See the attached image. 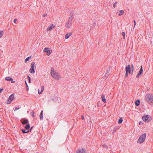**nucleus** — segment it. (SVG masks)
<instances>
[{
  "label": "nucleus",
  "mask_w": 153,
  "mask_h": 153,
  "mask_svg": "<svg viewBox=\"0 0 153 153\" xmlns=\"http://www.w3.org/2000/svg\"><path fill=\"white\" fill-rule=\"evenodd\" d=\"M146 101L151 105H153V94H148L145 96Z\"/></svg>",
  "instance_id": "obj_1"
},
{
  "label": "nucleus",
  "mask_w": 153,
  "mask_h": 153,
  "mask_svg": "<svg viewBox=\"0 0 153 153\" xmlns=\"http://www.w3.org/2000/svg\"><path fill=\"white\" fill-rule=\"evenodd\" d=\"M51 73L52 76L56 79H59L62 77L59 73L54 71L53 68L51 69Z\"/></svg>",
  "instance_id": "obj_2"
},
{
  "label": "nucleus",
  "mask_w": 153,
  "mask_h": 153,
  "mask_svg": "<svg viewBox=\"0 0 153 153\" xmlns=\"http://www.w3.org/2000/svg\"><path fill=\"white\" fill-rule=\"evenodd\" d=\"M146 136V134L144 133L141 135L139 137L137 141V143H143L144 141Z\"/></svg>",
  "instance_id": "obj_3"
},
{
  "label": "nucleus",
  "mask_w": 153,
  "mask_h": 153,
  "mask_svg": "<svg viewBox=\"0 0 153 153\" xmlns=\"http://www.w3.org/2000/svg\"><path fill=\"white\" fill-rule=\"evenodd\" d=\"M142 119L143 121L146 123H148L152 120L151 117L149 115H146L142 117Z\"/></svg>",
  "instance_id": "obj_4"
},
{
  "label": "nucleus",
  "mask_w": 153,
  "mask_h": 153,
  "mask_svg": "<svg viewBox=\"0 0 153 153\" xmlns=\"http://www.w3.org/2000/svg\"><path fill=\"white\" fill-rule=\"evenodd\" d=\"M126 73L125 74V76L126 77L128 76V73L131 74V69L130 65H128L126 67Z\"/></svg>",
  "instance_id": "obj_5"
},
{
  "label": "nucleus",
  "mask_w": 153,
  "mask_h": 153,
  "mask_svg": "<svg viewBox=\"0 0 153 153\" xmlns=\"http://www.w3.org/2000/svg\"><path fill=\"white\" fill-rule=\"evenodd\" d=\"M14 94H13L10 95L8 97L7 102V104H10L12 101L14 100Z\"/></svg>",
  "instance_id": "obj_6"
},
{
  "label": "nucleus",
  "mask_w": 153,
  "mask_h": 153,
  "mask_svg": "<svg viewBox=\"0 0 153 153\" xmlns=\"http://www.w3.org/2000/svg\"><path fill=\"white\" fill-rule=\"evenodd\" d=\"M43 51L47 53V55L49 56L51 53L52 52L51 50H50L49 48H45L43 50Z\"/></svg>",
  "instance_id": "obj_7"
},
{
  "label": "nucleus",
  "mask_w": 153,
  "mask_h": 153,
  "mask_svg": "<svg viewBox=\"0 0 153 153\" xmlns=\"http://www.w3.org/2000/svg\"><path fill=\"white\" fill-rule=\"evenodd\" d=\"M143 69L142 66V65L141 66V67L139 71L138 74H137V76H136V77L138 78L140 76H141L143 74Z\"/></svg>",
  "instance_id": "obj_8"
},
{
  "label": "nucleus",
  "mask_w": 153,
  "mask_h": 153,
  "mask_svg": "<svg viewBox=\"0 0 153 153\" xmlns=\"http://www.w3.org/2000/svg\"><path fill=\"white\" fill-rule=\"evenodd\" d=\"M76 153H86V150L84 148L79 149L76 151Z\"/></svg>",
  "instance_id": "obj_9"
},
{
  "label": "nucleus",
  "mask_w": 153,
  "mask_h": 153,
  "mask_svg": "<svg viewBox=\"0 0 153 153\" xmlns=\"http://www.w3.org/2000/svg\"><path fill=\"white\" fill-rule=\"evenodd\" d=\"M72 22H69L68 21L65 24V26L68 28H69L72 25Z\"/></svg>",
  "instance_id": "obj_10"
},
{
  "label": "nucleus",
  "mask_w": 153,
  "mask_h": 153,
  "mask_svg": "<svg viewBox=\"0 0 153 153\" xmlns=\"http://www.w3.org/2000/svg\"><path fill=\"white\" fill-rule=\"evenodd\" d=\"M5 80L7 81H11L12 83H14L15 82V81L13 80L12 78L10 76L6 77L5 78Z\"/></svg>",
  "instance_id": "obj_11"
},
{
  "label": "nucleus",
  "mask_w": 153,
  "mask_h": 153,
  "mask_svg": "<svg viewBox=\"0 0 153 153\" xmlns=\"http://www.w3.org/2000/svg\"><path fill=\"white\" fill-rule=\"evenodd\" d=\"M55 27V25L53 24H51L50 26L47 28V31L51 30L54 27Z\"/></svg>",
  "instance_id": "obj_12"
},
{
  "label": "nucleus",
  "mask_w": 153,
  "mask_h": 153,
  "mask_svg": "<svg viewBox=\"0 0 153 153\" xmlns=\"http://www.w3.org/2000/svg\"><path fill=\"white\" fill-rule=\"evenodd\" d=\"M21 122L22 124L25 125L28 122V120L27 119H24L21 120Z\"/></svg>",
  "instance_id": "obj_13"
},
{
  "label": "nucleus",
  "mask_w": 153,
  "mask_h": 153,
  "mask_svg": "<svg viewBox=\"0 0 153 153\" xmlns=\"http://www.w3.org/2000/svg\"><path fill=\"white\" fill-rule=\"evenodd\" d=\"M101 98L102 101L104 103L106 102V100L105 98V96L104 94H102L101 96Z\"/></svg>",
  "instance_id": "obj_14"
},
{
  "label": "nucleus",
  "mask_w": 153,
  "mask_h": 153,
  "mask_svg": "<svg viewBox=\"0 0 153 153\" xmlns=\"http://www.w3.org/2000/svg\"><path fill=\"white\" fill-rule=\"evenodd\" d=\"M72 34V33H67L65 36V39H67L69 38L70 36H71Z\"/></svg>",
  "instance_id": "obj_15"
},
{
  "label": "nucleus",
  "mask_w": 153,
  "mask_h": 153,
  "mask_svg": "<svg viewBox=\"0 0 153 153\" xmlns=\"http://www.w3.org/2000/svg\"><path fill=\"white\" fill-rule=\"evenodd\" d=\"M43 110H42L40 115V119L41 120H42L43 119Z\"/></svg>",
  "instance_id": "obj_16"
},
{
  "label": "nucleus",
  "mask_w": 153,
  "mask_h": 153,
  "mask_svg": "<svg viewBox=\"0 0 153 153\" xmlns=\"http://www.w3.org/2000/svg\"><path fill=\"white\" fill-rule=\"evenodd\" d=\"M74 14L73 13H72L71 16L69 17L68 21L70 22H71V21L73 19L74 17Z\"/></svg>",
  "instance_id": "obj_17"
},
{
  "label": "nucleus",
  "mask_w": 153,
  "mask_h": 153,
  "mask_svg": "<svg viewBox=\"0 0 153 153\" xmlns=\"http://www.w3.org/2000/svg\"><path fill=\"white\" fill-rule=\"evenodd\" d=\"M44 89V87L43 86H41V91L40 92L39 91V90H38V92L39 94H42V92L43 91V90Z\"/></svg>",
  "instance_id": "obj_18"
},
{
  "label": "nucleus",
  "mask_w": 153,
  "mask_h": 153,
  "mask_svg": "<svg viewBox=\"0 0 153 153\" xmlns=\"http://www.w3.org/2000/svg\"><path fill=\"white\" fill-rule=\"evenodd\" d=\"M135 103L137 106H138L140 104V101L139 100H136L135 102Z\"/></svg>",
  "instance_id": "obj_19"
},
{
  "label": "nucleus",
  "mask_w": 153,
  "mask_h": 153,
  "mask_svg": "<svg viewBox=\"0 0 153 153\" xmlns=\"http://www.w3.org/2000/svg\"><path fill=\"white\" fill-rule=\"evenodd\" d=\"M35 64V63L34 62H32L30 65L31 68L34 69V67Z\"/></svg>",
  "instance_id": "obj_20"
},
{
  "label": "nucleus",
  "mask_w": 153,
  "mask_h": 153,
  "mask_svg": "<svg viewBox=\"0 0 153 153\" xmlns=\"http://www.w3.org/2000/svg\"><path fill=\"white\" fill-rule=\"evenodd\" d=\"M31 74H34L35 73V70L34 69L31 68L29 70Z\"/></svg>",
  "instance_id": "obj_21"
},
{
  "label": "nucleus",
  "mask_w": 153,
  "mask_h": 153,
  "mask_svg": "<svg viewBox=\"0 0 153 153\" xmlns=\"http://www.w3.org/2000/svg\"><path fill=\"white\" fill-rule=\"evenodd\" d=\"M30 128V125L29 124H27L26 126L25 127V128L26 130Z\"/></svg>",
  "instance_id": "obj_22"
},
{
  "label": "nucleus",
  "mask_w": 153,
  "mask_h": 153,
  "mask_svg": "<svg viewBox=\"0 0 153 153\" xmlns=\"http://www.w3.org/2000/svg\"><path fill=\"white\" fill-rule=\"evenodd\" d=\"M120 12V13L118 14L119 16H120L123 14L124 13V11L123 10H121L119 11Z\"/></svg>",
  "instance_id": "obj_23"
},
{
  "label": "nucleus",
  "mask_w": 153,
  "mask_h": 153,
  "mask_svg": "<svg viewBox=\"0 0 153 153\" xmlns=\"http://www.w3.org/2000/svg\"><path fill=\"white\" fill-rule=\"evenodd\" d=\"M3 33L4 32L2 30H0V38L2 36Z\"/></svg>",
  "instance_id": "obj_24"
},
{
  "label": "nucleus",
  "mask_w": 153,
  "mask_h": 153,
  "mask_svg": "<svg viewBox=\"0 0 153 153\" xmlns=\"http://www.w3.org/2000/svg\"><path fill=\"white\" fill-rule=\"evenodd\" d=\"M123 120L122 118H120L118 120V123L119 124H120L122 123Z\"/></svg>",
  "instance_id": "obj_25"
},
{
  "label": "nucleus",
  "mask_w": 153,
  "mask_h": 153,
  "mask_svg": "<svg viewBox=\"0 0 153 153\" xmlns=\"http://www.w3.org/2000/svg\"><path fill=\"white\" fill-rule=\"evenodd\" d=\"M130 67H131V71H134V66L133 65H131L130 66Z\"/></svg>",
  "instance_id": "obj_26"
},
{
  "label": "nucleus",
  "mask_w": 153,
  "mask_h": 153,
  "mask_svg": "<svg viewBox=\"0 0 153 153\" xmlns=\"http://www.w3.org/2000/svg\"><path fill=\"white\" fill-rule=\"evenodd\" d=\"M34 113H35V112L33 111H32V112L31 113V115L33 117H34Z\"/></svg>",
  "instance_id": "obj_27"
},
{
  "label": "nucleus",
  "mask_w": 153,
  "mask_h": 153,
  "mask_svg": "<svg viewBox=\"0 0 153 153\" xmlns=\"http://www.w3.org/2000/svg\"><path fill=\"white\" fill-rule=\"evenodd\" d=\"M122 35L123 36L124 39H125V33L124 32H122L121 33Z\"/></svg>",
  "instance_id": "obj_28"
},
{
  "label": "nucleus",
  "mask_w": 153,
  "mask_h": 153,
  "mask_svg": "<svg viewBox=\"0 0 153 153\" xmlns=\"http://www.w3.org/2000/svg\"><path fill=\"white\" fill-rule=\"evenodd\" d=\"M20 108V107H19V106H17V107H16L15 108L14 111H16Z\"/></svg>",
  "instance_id": "obj_29"
},
{
  "label": "nucleus",
  "mask_w": 153,
  "mask_h": 153,
  "mask_svg": "<svg viewBox=\"0 0 153 153\" xmlns=\"http://www.w3.org/2000/svg\"><path fill=\"white\" fill-rule=\"evenodd\" d=\"M21 131L23 133H24V134L26 133V131H25V130H24V129H22L21 130Z\"/></svg>",
  "instance_id": "obj_30"
},
{
  "label": "nucleus",
  "mask_w": 153,
  "mask_h": 153,
  "mask_svg": "<svg viewBox=\"0 0 153 153\" xmlns=\"http://www.w3.org/2000/svg\"><path fill=\"white\" fill-rule=\"evenodd\" d=\"M118 127L117 126H115L114 128V130L116 131L117 130H118Z\"/></svg>",
  "instance_id": "obj_31"
},
{
  "label": "nucleus",
  "mask_w": 153,
  "mask_h": 153,
  "mask_svg": "<svg viewBox=\"0 0 153 153\" xmlns=\"http://www.w3.org/2000/svg\"><path fill=\"white\" fill-rule=\"evenodd\" d=\"M27 57V58H26V59H25V61L26 62L27 61H28V60H29V58L30 57Z\"/></svg>",
  "instance_id": "obj_32"
},
{
  "label": "nucleus",
  "mask_w": 153,
  "mask_h": 153,
  "mask_svg": "<svg viewBox=\"0 0 153 153\" xmlns=\"http://www.w3.org/2000/svg\"><path fill=\"white\" fill-rule=\"evenodd\" d=\"M134 27H133V29H134V27H135V26L136 25V22H135V20H134Z\"/></svg>",
  "instance_id": "obj_33"
},
{
  "label": "nucleus",
  "mask_w": 153,
  "mask_h": 153,
  "mask_svg": "<svg viewBox=\"0 0 153 153\" xmlns=\"http://www.w3.org/2000/svg\"><path fill=\"white\" fill-rule=\"evenodd\" d=\"M47 15V13H46V14H43V15H42V16L43 17H45V16H46Z\"/></svg>",
  "instance_id": "obj_34"
},
{
  "label": "nucleus",
  "mask_w": 153,
  "mask_h": 153,
  "mask_svg": "<svg viewBox=\"0 0 153 153\" xmlns=\"http://www.w3.org/2000/svg\"><path fill=\"white\" fill-rule=\"evenodd\" d=\"M25 83H26V85H27V87H28V88H27V90H28V85H27V82H26V81H25Z\"/></svg>",
  "instance_id": "obj_35"
},
{
  "label": "nucleus",
  "mask_w": 153,
  "mask_h": 153,
  "mask_svg": "<svg viewBox=\"0 0 153 153\" xmlns=\"http://www.w3.org/2000/svg\"><path fill=\"white\" fill-rule=\"evenodd\" d=\"M117 2H115V3H114V4H113V7H114V8H115V4H116L117 3Z\"/></svg>",
  "instance_id": "obj_36"
},
{
  "label": "nucleus",
  "mask_w": 153,
  "mask_h": 153,
  "mask_svg": "<svg viewBox=\"0 0 153 153\" xmlns=\"http://www.w3.org/2000/svg\"><path fill=\"white\" fill-rule=\"evenodd\" d=\"M95 25H96V23L95 22L93 23V27L95 26Z\"/></svg>",
  "instance_id": "obj_37"
},
{
  "label": "nucleus",
  "mask_w": 153,
  "mask_h": 153,
  "mask_svg": "<svg viewBox=\"0 0 153 153\" xmlns=\"http://www.w3.org/2000/svg\"><path fill=\"white\" fill-rule=\"evenodd\" d=\"M27 78H28V80H30V77L29 76V75H28L27 76Z\"/></svg>",
  "instance_id": "obj_38"
},
{
  "label": "nucleus",
  "mask_w": 153,
  "mask_h": 153,
  "mask_svg": "<svg viewBox=\"0 0 153 153\" xmlns=\"http://www.w3.org/2000/svg\"><path fill=\"white\" fill-rule=\"evenodd\" d=\"M16 20H17V19H15L14 20V21H13L15 23H16Z\"/></svg>",
  "instance_id": "obj_39"
},
{
  "label": "nucleus",
  "mask_w": 153,
  "mask_h": 153,
  "mask_svg": "<svg viewBox=\"0 0 153 153\" xmlns=\"http://www.w3.org/2000/svg\"><path fill=\"white\" fill-rule=\"evenodd\" d=\"M3 88H0V93H1L2 91H3Z\"/></svg>",
  "instance_id": "obj_40"
},
{
  "label": "nucleus",
  "mask_w": 153,
  "mask_h": 153,
  "mask_svg": "<svg viewBox=\"0 0 153 153\" xmlns=\"http://www.w3.org/2000/svg\"><path fill=\"white\" fill-rule=\"evenodd\" d=\"M33 126L30 129V131H31V130L33 128Z\"/></svg>",
  "instance_id": "obj_41"
},
{
  "label": "nucleus",
  "mask_w": 153,
  "mask_h": 153,
  "mask_svg": "<svg viewBox=\"0 0 153 153\" xmlns=\"http://www.w3.org/2000/svg\"><path fill=\"white\" fill-rule=\"evenodd\" d=\"M81 118L83 120L84 119V116H82V117H81Z\"/></svg>",
  "instance_id": "obj_42"
},
{
  "label": "nucleus",
  "mask_w": 153,
  "mask_h": 153,
  "mask_svg": "<svg viewBox=\"0 0 153 153\" xmlns=\"http://www.w3.org/2000/svg\"><path fill=\"white\" fill-rule=\"evenodd\" d=\"M29 132V130H28L27 131H26V133H28Z\"/></svg>",
  "instance_id": "obj_43"
},
{
  "label": "nucleus",
  "mask_w": 153,
  "mask_h": 153,
  "mask_svg": "<svg viewBox=\"0 0 153 153\" xmlns=\"http://www.w3.org/2000/svg\"><path fill=\"white\" fill-rule=\"evenodd\" d=\"M108 71H109V69H108V70L106 71V72H107V73H108Z\"/></svg>",
  "instance_id": "obj_44"
},
{
  "label": "nucleus",
  "mask_w": 153,
  "mask_h": 153,
  "mask_svg": "<svg viewBox=\"0 0 153 153\" xmlns=\"http://www.w3.org/2000/svg\"><path fill=\"white\" fill-rule=\"evenodd\" d=\"M28 82H29V83H30V82H31V80H28Z\"/></svg>",
  "instance_id": "obj_45"
},
{
  "label": "nucleus",
  "mask_w": 153,
  "mask_h": 153,
  "mask_svg": "<svg viewBox=\"0 0 153 153\" xmlns=\"http://www.w3.org/2000/svg\"><path fill=\"white\" fill-rule=\"evenodd\" d=\"M133 71H131V73L132 74H133Z\"/></svg>",
  "instance_id": "obj_46"
},
{
  "label": "nucleus",
  "mask_w": 153,
  "mask_h": 153,
  "mask_svg": "<svg viewBox=\"0 0 153 153\" xmlns=\"http://www.w3.org/2000/svg\"><path fill=\"white\" fill-rule=\"evenodd\" d=\"M141 124V123H140V122L139 123V124Z\"/></svg>",
  "instance_id": "obj_47"
},
{
  "label": "nucleus",
  "mask_w": 153,
  "mask_h": 153,
  "mask_svg": "<svg viewBox=\"0 0 153 153\" xmlns=\"http://www.w3.org/2000/svg\"><path fill=\"white\" fill-rule=\"evenodd\" d=\"M141 124V123H140V122L139 123V124Z\"/></svg>",
  "instance_id": "obj_48"
}]
</instances>
